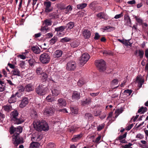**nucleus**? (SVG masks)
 <instances>
[{"label": "nucleus", "mask_w": 148, "mask_h": 148, "mask_svg": "<svg viewBox=\"0 0 148 148\" xmlns=\"http://www.w3.org/2000/svg\"><path fill=\"white\" fill-rule=\"evenodd\" d=\"M76 64L75 61H71L68 62L66 64V69L69 71H74L76 68Z\"/></svg>", "instance_id": "obj_6"}, {"label": "nucleus", "mask_w": 148, "mask_h": 148, "mask_svg": "<svg viewBox=\"0 0 148 148\" xmlns=\"http://www.w3.org/2000/svg\"><path fill=\"white\" fill-rule=\"evenodd\" d=\"M75 23L74 22L70 21L68 23L66 24V25L65 26V28L67 30H71L73 29L75 26Z\"/></svg>", "instance_id": "obj_20"}, {"label": "nucleus", "mask_w": 148, "mask_h": 148, "mask_svg": "<svg viewBox=\"0 0 148 148\" xmlns=\"http://www.w3.org/2000/svg\"><path fill=\"white\" fill-rule=\"evenodd\" d=\"M101 138V136H98L96 139V140L94 142L95 143H99V141Z\"/></svg>", "instance_id": "obj_57"}, {"label": "nucleus", "mask_w": 148, "mask_h": 148, "mask_svg": "<svg viewBox=\"0 0 148 148\" xmlns=\"http://www.w3.org/2000/svg\"><path fill=\"white\" fill-rule=\"evenodd\" d=\"M54 109L52 107H47L43 110V114L47 116H52L54 113Z\"/></svg>", "instance_id": "obj_7"}, {"label": "nucleus", "mask_w": 148, "mask_h": 148, "mask_svg": "<svg viewBox=\"0 0 148 148\" xmlns=\"http://www.w3.org/2000/svg\"><path fill=\"white\" fill-rule=\"evenodd\" d=\"M82 136V134L74 135L72 139V140L73 142H76L80 139Z\"/></svg>", "instance_id": "obj_23"}, {"label": "nucleus", "mask_w": 148, "mask_h": 148, "mask_svg": "<svg viewBox=\"0 0 148 148\" xmlns=\"http://www.w3.org/2000/svg\"><path fill=\"white\" fill-rule=\"evenodd\" d=\"M14 143V144L18 145L23 143V139L20 137L18 133H15L12 136Z\"/></svg>", "instance_id": "obj_5"}, {"label": "nucleus", "mask_w": 148, "mask_h": 148, "mask_svg": "<svg viewBox=\"0 0 148 148\" xmlns=\"http://www.w3.org/2000/svg\"><path fill=\"white\" fill-rule=\"evenodd\" d=\"M144 138L143 136L140 134H138L136 136V138H138L140 139H142Z\"/></svg>", "instance_id": "obj_58"}, {"label": "nucleus", "mask_w": 148, "mask_h": 148, "mask_svg": "<svg viewBox=\"0 0 148 148\" xmlns=\"http://www.w3.org/2000/svg\"><path fill=\"white\" fill-rule=\"evenodd\" d=\"M33 124L34 128L38 131L40 132L42 130L47 131L49 129L48 124L43 120L41 121L37 120L34 121Z\"/></svg>", "instance_id": "obj_1"}, {"label": "nucleus", "mask_w": 148, "mask_h": 148, "mask_svg": "<svg viewBox=\"0 0 148 148\" xmlns=\"http://www.w3.org/2000/svg\"><path fill=\"white\" fill-rule=\"evenodd\" d=\"M12 74L14 75L20 76V72L17 68H14L11 72Z\"/></svg>", "instance_id": "obj_28"}, {"label": "nucleus", "mask_w": 148, "mask_h": 148, "mask_svg": "<svg viewBox=\"0 0 148 148\" xmlns=\"http://www.w3.org/2000/svg\"><path fill=\"white\" fill-rule=\"evenodd\" d=\"M106 14L104 12H102L99 13L96 15L97 17L100 19L102 18L106 19Z\"/></svg>", "instance_id": "obj_29"}, {"label": "nucleus", "mask_w": 148, "mask_h": 148, "mask_svg": "<svg viewBox=\"0 0 148 148\" xmlns=\"http://www.w3.org/2000/svg\"><path fill=\"white\" fill-rule=\"evenodd\" d=\"M48 76L47 74L45 73H43L42 75V80L44 82L46 81L47 79Z\"/></svg>", "instance_id": "obj_37"}, {"label": "nucleus", "mask_w": 148, "mask_h": 148, "mask_svg": "<svg viewBox=\"0 0 148 148\" xmlns=\"http://www.w3.org/2000/svg\"><path fill=\"white\" fill-rule=\"evenodd\" d=\"M10 130L11 134H13L15 132H18V133L16 132L15 133H18L19 134L22 132V127L20 126L15 127L12 126L10 128Z\"/></svg>", "instance_id": "obj_12"}, {"label": "nucleus", "mask_w": 148, "mask_h": 148, "mask_svg": "<svg viewBox=\"0 0 148 148\" xmlns=\"http://www.w3.org/2000/svg\"><path fill=\"white\" fill-rule=\"evenodd\" d=\"M100 37V36L99 34L96 32L95 34V36L94 37V39L95 40H98L99 39Z\"/></svg>", "instance_id": "obj_50"}, {"label": "nucleus", "mask_w": 148, "mask_h": 148, "mask_svg": "<svg viewBox=\"0 0 148 148\" xmlns=\"http://www.w3.org/2000/svg\"><path fill=\"white\" fill-rule=\"evenodd\" d=\"M29 101V99L28 97H23L20 101L21 103L19 106L20 107L22 108L26 106L28 104Z\"/></svg>", "instance_id": "obj_9"}, {"label": "nucleus", "mask_w": 148, "mask_h": 148, "mask_svg": "<svg viewBox=\"0 0 148 148\" xmlns=\"http://www.w3.org/2000/svg\"><path fill=\"white\" fill-rule=\"evenodd\" d=\"M18 88L20 92H23L25 90V87L23 86L20 85L18 86Z\"/></svg>", "instance_id": "obj_47"}, {"label": "nucleus", "mask_w": 148, "mask_h": 148, "mask_svg": "<svg viewBox=\"0 0 148 148\" xmlns=\"http://www.w3.org/2000/svg\"><path fill=\"white\" fill-rule=\"evenodd\" d=\"M51 3L50 1H45L44 2V5L45 7V12L46 13H49L53 10V8L51 7Z\"/></svg>", "instance_id": "obj_10"}, {"label": "nucleus", "mask_w": 148, "mask_h": 148, "mask_svg": "<svg viewBox=\"0 0 148 148\" xmlns=\"http://www.w3.org/2000/svg\"><path fill=\"white\" fill-rule=\"evenodd\" d=\"M66 29L65 26H62L55 28V30L57 32H62Z\"/></svg>", "instance_id": "obj_33"}, {"label": "nucleus", "mask_w": 148, "mask_h": 148, "mask_svg": "<svg viewBox=\"0 0 148 148\" xmlns=\"http://www.w3.org/2000/svg\"><path fill=\"white\" fill-rule=\"evenodd\" d=\"M93 116L90 113H86L85 115V118L86 119H91L92 117Z\"/></svg>", "instance_id": "obj_40"}, {"label": "nucleus", "mask_w": 148, "mask_h": 148, "mask_svg": "<svg viewBox=\"0 0 148 148\" xmlns=\"http://www.w3.org/2000/svg\"><path fill=\"white\" fill-rule=\"evenodd\" d=\"M57 40V38L54 36L49 41V42L50 44L52 45L54 44L56 42Z\"/></svg>", "instance_id": "obj_38"}, {"label": "nucleus", "mask_w": 148, "mask_h": 148, "mask_svg": "<svg viewBox=\"0 0 148 148\" xmlns=\"http://www.w3.org/2000/svg\"><path fill=\"white\" fill-rule=\"evenodd\" d=\"M87 5V4L86 3H84L78 4L77 7L78 9L81 10L85 8L86 7Z\"/></svg>", "instance_id": "obj_31"}, {"label": "nucleus", "mask_w": 148, "mask_h": 148, "mask_svg": "<svg viewBox=\"0 0 148 148\" xmlns=\"http://www.w3.org/2000/svg\"><path fill=\"white\" fill-rule=\"evenodd\" d=\"M124 20L125 24L126 25H128L131 27V22L130 16L127 14L124 15Z\"/></svg>", "instance_id": "obj_14"}, {"label": "nucleus", "mask_w": 148, "mask_h": 148, "mask_svg": "<svg viewBox=\"0 0 148 148\" xmlns=\"http://www.w3.org/2000/svg\"><path fill=\"white\" fill-rule=\"evenodd\" d=\"M71 46L73 48L76 47H77V45L76 44V43L75 42H73L71 44Z\"/></svg>", "instance_id": "obj_56"}, {"label": "nucleus", "mask_w": 148, "mask_h": 148, "mask_svg": "<svg viewBox=\"0 0 148 148\" xmlns=\"http://www.w3.org/2000/svg\"><path fill=\"white\" fill-rule=\"evenodd\" d=\"M103 8L101 7L100 6H96L94 8V9L93 10L95 11V12H99V11H102Z\"/></svg>", "instance_id": "obj_43"}, {"label": "nucleus", "mask_w": 148, "mask_h": 148, "mask_svg": "<svg viewBox=\"0 0 148 148\" xmlns=\"http://www.w3.org/2000/svg\"><path fill=\"white\" fill-rule=\"evenodd\" d=\"M42 138V136H37V137H36L33 138L32 139H32H34L35 140H36V141H39Z\"/></svg>", "instance_id": "obj_49"}, {"label": "nucleus", "mask_w": 148, "mask_h": 148, "mask_svg": "<svg viewBox=\"0 0 148 148\" xmlns=\"http://www.w3.org/2000/svg\"><path fill=\"white\" fill-rule=\"evenodd\" d=\"M138 53L140 58L141 59L142 58L144 54V51L142 50H139L138 51Z\"/></svg>", "instance_id": "obj_45"}, {"label": "nucleus", "mask_w": 148, "mask_h": 148, "mask_svg": "<svg viewBox=\"0 0 148 148\" xmlns=\"http://www.w3.org/2000/svg\"><path fill=\"white\" fill-rule=\"evenodd\" d=\"M46 100L48 102H52L56 100V99L53 95H49L47 96L46 98Z\"/></svg>", "instance_id": "obj_25"}, {"label": "nucleus", "mask_w": 148, "mask_h": 148, "mask_svg": "<svg viewBox=\"0 0 148 148\" xmlns=\"http://www.w3.org/2000/svg\"><path fill=\"white\" fill-rule=\"evenodd\" d=\"M52 24V21L49 19H46L45 20L43 23V25H45L48 27V26H50Z\"/></svg>", "instance_id": "obj_30"}, {"label": "nucleus", "mask_w": 148, "mask_h": 148, "mask_svg": "<svg viewBox=\"0 0 148 148\" xmlns=\"http://www.w3.org/2000/svg\"><path fill=\"white\" fill-rule=\"evenodd\" d=\"M62 51L60 50H57L54 53V55L56 58H59L61 56Z\"/></svg>", "instance_id": "obj_27"}, {"label": "nucleus", "mask_w": 148, "mask_h": 148, "mask_svg": "<svg viewBox=\"0 0 148 148\" xmlns=\"http://www.w3.org/2000/svg\"><path fill=\"white\" fill-rule=\"evenodd\" d=\"M4 85L2 84H0V92H2L4 91L5 89Z\"/></svg>", "instance_id": "obj_63"}, {"label": "nucleus", "mask_w": 148, "mask_h": 148, "mask_svg": "<svg viewBox=\"0 0 148 148\" xmlns=\"http://www.w3.org/2000/svg\"><path fill=\"white\" fill-rule=\"evenodd\" d=\"M51 91L53 96L56 97L61 92V89L59 86H57L52 88Z\"/></svg>", "instance_id": "obj_11"}, {"label": "nucleus", "mask_w": 148, "mask_h": 148, "mask_svg": "<svg viewBox=\"0 0 148 148\" xmlns=\"http://www.w3.org/2000/svg\"><path fill=\"white\" fill-rule=\"evenodd\" d=\"M104 127V125L103 124L99 125L97 127V131H99L103 129Z\"/></svg>", "instance_id": "obj_48"}, {"label": "nucleus", "mask_w": 148, "mask_h": 148, "mask_svg": "<svg viewBox=\"0 0 148 148\" xmlns=\"http://www.w3.org/2000/svg\"><path fill=\"white\" fill-rule=\"evenodd\" d=\"M33 51L36 54H39L40 52V50L37 46H33L31 48Z\"/></svg>", "instance_id": "obj_24"}, {"label": "nucleus", "mask_w": 148, "mask_h": 148, "mask_svg": "<svg viewBox=\"0 0 148 148\" xmlns=\"http://www.w3.org/2000/svg\"><path fill=\"white\" fill-rule=\"evenodd\" d=\"M95 64L100 72H103L106 70V63L103 60H96L95 62Z\"/></svg>", "instance_id": "obj_2"}, {"label": "nucleus", "mask_w": 148, "mask_h": 148, "mask_svg": "<svg viewBox=\"0 0 148 148\" xmlns=\"http://www.w3.org/2000/svg\"><path fill=\"white\" fill-rule=\"evenodd\" d=\"M83 36L84 38L88 39L90 37L91 33L90 31L87 29H84L82 32Z\"/></svg>", "instance_id": "obj_16"}, {"label": "nucleus", "mask_w": 148, "mask_h": 148, "mask_svg": "<svg viewBox=\"0 0 148 148\" xmlns=\"http://www.w3.org/2000/svg\"><path fill=\"white\" fill-rule=\"evenodd\" d=\"M72 99L73 100H78L80 98V93L76 91H73Z\"/></svg>", "instance_id": "obj_13"}, {"label": "nucleus", "mask_w": 148, "mask_h": 148, "mask_svg": "<svg viewBox=\"0 0 148 148\" xmlns=\"http://www.w3.org/2000/svg\"><path fill=\"white\" fill-rule=\"evenodd\" d=\"M118 80L117 79H113L112 82V84H113V85L117 84H118Z\"/></svg>", "instance_id": "obj_61"}, {"label": "nucleus", "mask_w": 148, "mask_h": 148, "mask_svg": "<svg viewBox=\"0 0 148 148\" xmlns=\"http://www.w3.org/2000/svg\"><path fill=\"white\" fill-rule=\"evenodd\" d=\"M40 144L38 143L33 142L30 144V148H38Z\"/></svg>", "instance_id": "obj_32"}, {"label": "nucleus", "mask_w": 148, "mask_h": 148, "mask_svg": "<svg viewBox=\"0 0 148 148\" xmlns=\"http://www.w3.org/2000/svg\"><path fill=\"white\" fill-rule=\"evenodd\" d=\"M25 91L27 92H31L34 90V87L33 84L31 83L26 85L25 86Z\"/></svg>", "instance_id": "obj_18"}, {"label": "nucleus", "mask_w": 148, "mask_h": 148, "mask_svg": "<svg viewBox=\"0 0 148 148\" xmlns=\"http://www.w3.org/2000/svg\"><path fill=\"white\" fill-rule=\"evenodd\" d=\"M84 84L83 82L81 80H79L78 82V85L79 86H81Z\"/></svg>", "instance_id": "obj_62"}, {"label": "nucleus", "mask_w": 148, "mask_h": 148, "mask_svg": "<svg viewBox=\"0 0 148 148\" xmlns=\"http://www.w3.org/2000/svg\"><path fill=\"white\" fill-rule=\"evenodd\" d=\"M71 111L74 114H77V113L78 110L77 109L74 108H73L71 109Z\"/></svg>", "instance_id": "obj_55"}, {"label": "nucleus", "mask_w": 148, "mask_h": 148, "mask_svg": "<svg viewBox=\"0 0 148 148\" xmlns=\"http://www.w3.org/2000/svg\"><path fill=\"white\" fill-rule=\"evenodd\" d=\"M65 13L67 14L68 12L71 11L72 9V8L71 6L69 5L65 8Z\"/></svg>", "instance_id": "obj_39"}, {"label": "nucleus", "mask_w": 148, "mask_h": 148, "mask_svg": "<svg viewBox=\"0 0 148 148\" xmlns=\"http://www.w3.org/2000/svg\"><path fill=\"white\" fill-rule=\"evenodd\" d=\"M136 80L138 81V86L139 87H141L144 82V79L141 77H137Z\"/></svg>", "instance_id": "obj_26"}, {"label": "nucleus", "mask_w": 148, "mask_h": 148, "mask_svg": "<svg viewBox=\"0 0 148 148\" xmlns=\"http://www.w3.org/2000/svg\"><path fill=\"white\" fill-rule=\"evenodd\" d=\"M90 56L86 53H84L82 56L79 61L81 65H83L85 64L90 58Z\"/></svg>", "instance_id": "obj_8"}, {"label": "nucleus", "mask_w": 148, "mask_h": 148, "mask_svg": "<svg viewBox=\"0 0 148 148\" xmlns=\"http://www.w3.org/2000/svg\"><path fill=\"white\" fill-rule=\"evenodd\" d=\"M47 88L42 84H40L35 89L36 92L40 96L44 95L47 92Z\"/></svg>", "instance_id": "obj_4"}, {"label": "nucleus", "mask_w": 148, "mask_h": 148, "mask_svg": "<svg viewBox=\"0 0 148 148\" xmlns=\"http://www.w3.org/2000/svg\"><path fill=\"white\" fill-rule=\"evenodd\" d=\"M36 72L38 75H40L42 73V69L41 68H38L36 70Z\"/></svg>", "instance_id": "obj_52"}, {"label": "nucleus", "mask_w": 148, "mask_h": 148, "mask_svg": "<svg viewBox=\"0 0 148 148\" xmlns=\"http://www.w3.org/2000/svg\"><path fill=\"white\" fill-rule=\"evenodd\" d=\"M57 104L61 107L65 106L66 105V102L65 99L60 98L58 100Z\"/></svg>", "instance_id": "obj_19"}, {"label": "nucleus", "mask_w": 148, "mask_h": 148, "mask_svg": "<svg viewBox=\"0 0 148 148\" xmlns=\"http://www.w3.org/2000/svg\"><path fill=\"white\" fill-rule=\"evenodd\" d=\"M39 60L43 64L48 63L50 60V54L44 53L41 54L40 56Z\"/></svg>", "instance_id": "obj_3"}, {"label": "nucleus", "mask_w": 148, "mask_h": 148, "mask_svg": "<svg viewBox=\"0 0 148 148\" xmlns=\"http://www.w3.org/2000/svg\"><path fill=\"white\" fill-rule=\"evenodd\" d=\"M132 92V91L131 90H130L129 89L125 90L124 91V92L128 94L129 95H131Z\"/></svg>", "instance_id": "obj_59"}, {"label": "nucleus", "mask_w": 148, "mask_h": 148, "mask_svg": "<svg viewBox=\"0 0 148 148\" xmlns=\"http://www.w3.org/2000/svg\"><path fill=\"white\" fill-rule=\"evenodd\" d=\"M91 99L90 97L85 98L81 101V103L82 106H85L91 103Z\"/></svg>", "instance_id": "obj_15"}, {"label": "nucleus", "mask_w": 148, "mask_h": 148, "mask_svg": "<svg viewBox=\"0 0 148 148\" xmlns=\"http://www.w3.org/2000/svg\"><path fill=\"white\" fill-rule=\"evenodd\" d=\"M99 94V92H97L96 93H90V95L91 96L94 97L98 95Z\"/></svg>", "instance_id": "obj_64"}, {"label": "nucleus", "mask_w": 148, "mask_h": 148, "mask_svg": "<svg viewBox=\"0 0 148 148\" xmlns=\"http://www.w3.org/2000/svg\"><path fill=\"white\" fill-rule=\"evenodd\" d=\"M14 121V124H21L24 122V119L21 118H17L12 120Z\"/></svg>", "instance_id": "obj_22"}, {"label": "nucleus", "mask_w": 148, "mask_h": 148, "mask_svg": "<svg viewBox=\"0 0 148 148\" xmlns=\"http://www.w3.org/2000/svg\"><path fill=\"white\" fill-rule=\"evenodd\" d=\"M18 93V92H16L15 94H13L9 99L8 102L10 103H14L16 102L17 100V98L16 96Z\"/></svg>", "instance_id": "obj_17"}, {"label": "nucleus", "mask_w": 148, "mask_h": 148, "mask_svg": "<svg viewBox=\"0 0 148 148\" xmlns=\"http://www.w3.org/2000/svg\"><path fill=\"white\" fill-rule=\"evenodd\" d=\"M143 110V113H145L147 111V107H145L144 108L143 107H141V108H139L138 111V113H140L142 111V110Z\"/></svg>", "instance_id": "obj_42"}, {"label": "nucleus", "mask_w": 148, "mask_h": 148, "mask_svg": "<svg viewBox=\"0 0 148 148\" xmlns=\"http://www.w3.org/2000/svg\"><path fill=\"white\" fill-rule=\"evenodd\" d=\"M135 18L136 21L140 24H142L143 23V21L142 19L140 18H138L136 16H135Z\"/></svg>", "instance_id": "obj_51"}, {"label": "nucleus", "mask_w": 148, "mask_h": 148, "mask_svg": "<svg viewBox=\"0 0 148 148\" xmlns=\"http://www.w3.org/2000/svg\"><path fill=\"white\" fill-rule=\"evenodd\" d=\"M3 108L5 111L8 112L12 108V107L10 105H6L4 106Z\"/></svg>", "instance_id": "obj_41"}, {"label": "nucleus", "mask_w": 148, "mask_h": 148, "mask_svg": "<svg viewBox=\"0 0 148 148\" xmlns=\"http://www.w3.org/2000/svg\"><path fill=\"white\" fill-rule=\"evenodd\" d=\"M19 113L16 110H14L11 113L10 115L12 118V120L17 118L18 116Z\"/></svg>", "instance_id": "obj_21"}, {"label": "nucleus", "mask_w": 148, "mask_h": 148, "mask_svg": "<svg viewBox=\"0 0 148 148\" xmlns=\"http://www.w3.org/2000/svg\"><path fill=\"white\" fill-rule=\"evenodd\" d=\"M71 39L67 37H66L61 39L60 42H67L70 41Z\"/></svg>", "instance_id": "obj_36"}, {"label": "nucleus", "mask_w": 148, "mask_h": 148, "mask_svg": "<svg viewBox=\"0 0 148 148\" xmlns=\"http://www.w3.org/2000/svg\"><path fill=\"white\" fill-rule=\"evenodd\" d=\"M123 16V13L122 12H121V14H117L114 17V18L115 19H118L119 18H121V17H122Z\"/></svg>", "instance_id": "obj_53"}, {"label": "nucleus", "mask_w": 148, "mask_h": 148, "mask_svg": "<svg viewBox=\"0 0 148 148\" xmlns=\"http://www.w3.org/2000/svg\"><path fill=\"white\" fill-rule=\"evenodd\" d=\"M132 145V144L130 143H129L128 144L125 145L124 146H123L124 148H132L131 146Z\"/></svg>", "instance_id": "obj_54"}, {"label": "nucleus", "mask_w": 148, "mask_h": 148, "mask_svg": "<svg viewBox=\"0 0 148 148\" xmlns=\"http://www.w3.org/2000/svg\"><path fill=\"white\" fill-rule=\"evenodd\" d=\"M43 26L41 28V31L45 33L46 32L47 30H48V28L45 25Z\"/></svg>", "instance_id": "obj_44"}, {"label": "nucleus", "mask_w": 148, "mask_h": 148, "mask_svg": "<svg viewBox=\"0 0 148 148\" xmlns=\"http://www.w3.org/2000/svg\"><path fill=\"white\" fill-rule=\"evenodd\" d=\"M134 125L133 124H131L130 125H128L126 128L127 130L129 131L133 127Z\"/></svg>", "instance_id": "obj_60"}, {"label": "nucleus", "mask_w": 148, "mask_h": 148, "mask_svg": "<svg viewBox=\"0 0 148 148\" xmlns=\"http://www.w3.org/2000/svg\"><path fill=\"white\" fill-rule=\"evenodd\" d=\"M127 134V133H125L123 135H121L119 137L117 138L116 140H120V141L122 140H123V139L126 138Z\"/></svg>", "instance_id": "obj_35"}, {"label": "nucleus", "mask_w": 148, "mask_h": 148, "mask_svg": "<svg viewBox=\"0 0 148 148\" xmlns=\"http://www.w3.org/2000/svg\"><path fill=\"white\" fill-rule=\"evenodd\" d=\"M28 62L29 66L31 67H33L34 66L35 64L36 63L35 60L33 58H30L28 60Z\"/></svg>", "instance_id": "obj_34"}, {"label": "nucleus", "mask_w": 148, "mask_h": 148, "mask_svg": "<svg viewBox=\"0 0 148 148\" xmlns=\"http://www.w3.org/2000/svg\"><path fill=\"white\" fill-rule=\"evenodd\" d=\"M96 7V4L95 3L92 2L89 5V7L93 10H94V8Z\"/></svg>", "instance_id": "obj_46"}]
</instances>
